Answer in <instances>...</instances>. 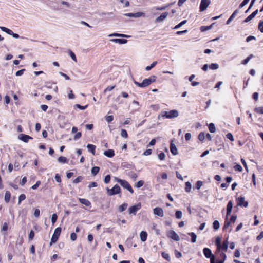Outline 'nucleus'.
<instances>
[{
  "label": "nucleus",
  "instance_id": "nucleus-1",
  "mask_svg": "<svg viewBox=\"0 0 263 263\" xmlns=\"http://www.w3.org/2000/svg\"><path fill=\"white\" fill-rule=\"evenodd\" d=\"M179 116L178 111L176 110H172L169 111H161L160 115L158 116V119H160L161 117L166 118L167 119H172L176 118Z\"/></svg>",
  "mask_w": 263,
  "mask_h": 263
},
{
  "label": "nucleus",
  "instance_id": "nucleus-2",
  "mask_svg": "<svg viewBox=\"0 0 263 263\" xmlns=\"http://www.w3.org/2000/svg\"><path fill=\"white\" fill-rule=\"evenodd\" d=\"M114 179L117 182L119 183L123 187L127 190L130 193L133 194L134 193V190H133L132 187L127 181L119 179L117 177H115Z\"/></svg>",
  "mask_w": 263,
  "mask_h": 263
},
{
  "label": "nucleus",
  "instance_id": "nucleus-3",
  "mask_svg": "<svg viewBox=\"0 0 263 263\" xmlns=\"http://www.w3.org/2000/svg\"><path fill=\"white\" fill-rule=\"evenodd\" d=\"M61 228L60 227L57 228L54 232V233L51 237L50 245L53 243H55L58 239V238L61 234Z\"/></svg>",
  "mask_w": 263,
  "mask_h": 263
},
{
  "label": "nucleus",
  "instance_id": "nucleus-4",
  "mask_svg": "<svg viewBox=\"0 0 263 263\" xmlns=\"http://www.w3.org/2000/svg\"><path fill=\"white\" fill-rule=\"evenodd\" d=\"M107 191L108 194L110 196H112L115 194H119L121 192V189L120 186L116 184L112 189H109L108 188H107Z\"/></svg>",
  "mask_w": 263,
  "mask_h": 263
},
{
  "label": "nucleus",
  "instance_id": "nucleus-5",
  "mask_svg": "<svg viewBox=\"0 0 263 263\" xmlns=\"http://www.w3.org/2000/svg\"><path fill=\"white\" fill-rule=\"evenodd\" d=\"M141 208V204L139 203L134 206L129 208L128 211L130 214H133L134 215L136 214L137 212Z\"/></svg>",
  "mask_w": 263,
  "mask_h": 263
},
{
  "label": "nucleus",
  "instance_id": "nucleus-6",
  "mask_svg": "<svg viewBox=\"0 0 263 263\" xmlns=\"http://www.w3.org/2000/svg\"><path fill=\"white\" fill-rule=\"evenodd\" d=\"M167 236L168 237L176 241H178L180 240L179 236L173 230L168 231L167 233Z\"/></svg>",
  "mask_w": 263,
  "mask_h": 263
},
{
  "label": "nucleus",
  "instance_id": "nucleus-7",
  "mask_svg": "<svg viewBox=\"0 0 263 263\" xmlns=\"http://www.w3.org/2000/svg\"><path fill=\"white\" fill-rule=\"evenodd\" d=\"M210 0H201L200 4V11L202 12L206 9L210 4Z\"/></svg>",
  "mask_w": 263,
  "mask_h": 263
},
{
  "label": "nucleus",
  "instance_id": "nucleus-8",
  "mask_svg": "<svg viewBox=\"0 0 263 263\" xmlns=\"http://www.w3.org/2000/svg\"><path fill=\"white\" fill-rule=\"evenodd\" d=\"M0 29L3 31L5 32L6 33H7V34H8L10 35H12L14 38L17 39L20 37L19 35L18 34L14 33L11 30L5 27L1 26Z\"/></svg>",
  "mask_w": 263,
  "mask_h": 263
},
{
  "label": "nucleus",
  "instance_id": "nucleus-9",
  "mask_svg": "<svg viewBox=\"0 0 263 263\" xmlns=\"http://www.w3.org/2000/svg\"><path fill=\"white\" fill-rule=\"evenodd\" d=\"M237 205L246 208L248 205V202L245 200L244 197H240L237 199Z\"/></svg>",
  "mask_w": 263,
  "mask_h": 263
},
{
  "label": "nucleus",
  "instance_id": "nucleus-10",
  "mask_svg": "<svg viewBox=\"0 0 263 263\" xmlns=\"http://www.w3.org/2000/svg\"><path fill=\"white\" fill-rule=\"evenodd\" d=\"M18 139L23 141L25 143H27L30 139H32V138L27 135H25L24 134H20L18 136Z\"/></svg>",
  "mask_w": 263,
  "mask_h": 263
},
{
  "label": "nucleus",
  "instance_id": "nucleus-11",
  "mask_svg": "<svg viewBox=\"0 0 263 263\" xmlns=\"http://www.w3.org/2000/svg\"><path fill=\"white\" fill-rule=\"evenodd\" d=\"M134 84L140 87H145L150 84L147 79H145L143 80L142 83H139L137 81H134Z\"/></svg>",
  "mask_w": 263,
  "mask_h": 263
},
{
  "label": "nucleus",
  "instance_id": "nucleus-12",
  "mask_svg": "<svg viewBox=\"0 0 263 263\" xmlns=\"http://www.w3.org/2000/svg\"><path fill=\"white\" fill-rule=\"evenodd\" d=\"M153 213L155 215L160 217H163L164 216V212L162 208L159 207H156L153 209Z\"/></svg>",
  "mask_w": 263,
  "mask_h": 263
},
{
  "label": "nucleus",
  "instance_id": "nucleus-13",
  "mask_svg": "<svg viewBox=\"0 0 263 263\" xmlns=\"http://www.w3.org/2000/svg\"><path fill=\"white\" fill-rule=\"evenodd\" d=\"M124 15L126 16L130 17H139L145 16L144 13L143 12H137V13H126Z\"/></svg>",
  "mask_w": 263,
  "mask_h": 263
},
{
  "label": "nucleus",
  "instance_id": "nucleus-14",
  "mask_svg": "<svg viewBox=\"0 0 263 263\" xmlns=\"http://www.w3.org/2000/svg\"><path fill=\"white\" fill-rule=\"evenodd\" d=\"M168 15V13L167 12L162 13L160 15V16H159L156 18V22H161L163 21L166 18Z\"/></svg>",
  "mask_w": 263,
  "mask_h": 263
},
{
  "label": "nucleus",
  "instance_id": "nucleus-15",
  "mask_svg": "<svg viewBox=\"0 0 263 263\" xmlns=\"http://www.w3.org/2000/svg\"><path fill=\"white\" fill-rule=\"evenodd\" d=\"M203 252L206 258H210L213 255L211 250L208 248H204L203 250Z\"/></svg>",
  "mask_w": 263,
  "mask_h": 263
},
{
  "label": "nucleus",
  "instance_id": "nucleus-16",
  "mask_svg": "<svg viewBox=\"0 0 263 263\" xmlns=\"http://www.w3.org/2000/svg\"><path fill=\"white\" fill-rule=\"evenodd\" d=\"M111 42L118 43L120 44H126L127 42V40L126 39H113L110 40Z\"/></svg>",
  "mask_w": 263,
  "mask_h": 263
},
{
  "label": "nucleus",
  "instance_id": "nucleus-17",
  "mask_svg": "<svg viewBox=\"0 0 263 263\" xmlns=\"http://www.w3.org/2000/svg\"><path fill=\"white\" fill-rule=\"evenodd\" d=\"M239 13V10L236 9L234 11V12L232 13V14L230 16L229 18L227 21V24H229L232 20L235 17V16L237 15V14Z\"/></svg>",
  "mask_w": 263,
  "mask_h": 263
},
{
  "label": "nucleus",
  "instance_id": "nucleus-18",
  "mask_svg": "<svg viewBox=\"0 0 263 263\" xmlns=\"http://www.w3.org/2000/svg\"><path fill=\"white\" fill-rule=\"evenodd\" d=\"M233 208V203L232 201H229L227 206V217L231 214Z\"/></svg>",
  "mask_w": 263,
  "mask_h": 263
},
{
  "label": "nucleus",
  "instance_id": "nucleus-19",
  "mask_svg": "<svg viewBox=\"0 0 263 263\" xmlns=\"http://www.w3.org/2000/svg\"><path fill=\"white\" fill-rule=\"evenodd\" d=\"M170 150L172 153V154L173 155H176L178 153L177 147L174 143H173L172 142L170 144Z\"/></svg>",
  "mask_w": 263,
  "mask_h": 263
},
{
  "label": "nucleus",
  "instance_id": "nucleus-20",
  "mask_svg": "<svg viewBox=\"0 0 263 263\" xmlns=\"http://www.w3.org/2000/svg\"><path fill=\"white\" fill-rule=\"evenodd\" d=\"M104 155L109 158H112L115 156L114 151L112 149H108L104 152Z\"/></svg>",
  "mask_w": 263,
  "mask_h": 263
},
{
  "label": "nucleus",
  "instance_id": "nucleus-21",
  "mask_svg": "<svg viewBox=\"0 0 263 263\" xmlns=\"http://www.w3.org/2000/svg\"><path fill=\"white\" fill-rule=\"evenodd\" d=\"M87 147L89 152H91L92 155H95L96 146L91 144H88Z\"/></svg>",
  "mask_w": 263,
  "mask_h": 263
},
{
  "label": "nucleus",
  "instance_id": "nucleus-22",
  "mask_svg": "<svg viewBox=\"0 0 263 263\" xmlns=\"http://www.w3.org/2000/svg\"><path fill=\"white\" fill-rule=\"evenodd\" d=\"M229 241L228 240H224L222 245H220V249L224 251H227L228 247Z\"/></svg>",
  "mask_w": 263,
  "mask_h": 263
},
{
  "label": "nucleus",
  "instance_id": "nucleus-23",
  "mask_svg": "<svg viewBox=\"0 0 263 263\" xmlns=\"http://www.w3.org/2000/svg\"><path fill=\"white\" fill-rule=\"evenodd\" d=\"M147 234L145 231H142L140 234V237L142 241H145L146 240Z\"/></svg>",
  "mask_w": 263,
  "mask_h": 263
},
{
  "label": "nucleus",
  "instance_id": "nucleus-24",
  "mask_svg": "<svg viewBox=\"0 0 263 263\" xmlns=\"http://www.w3.org/2000/svg\"><path fill=\"white\" fill-rule=\"evenodd\" d=\"M79 201L81 203L84 204L85 205L87 206H90L91 204L90 202L86 199L80 198Z\"/></svg>",
  "mask_w": 263,
  "mask_h": 263
},
{
  "label": "nucleus",
  "instance_id": "nucleus-25",
  "mask_svg": "<svg viewBox=\"0 0 263 263\" xmlns=\"http://www.w3.org/2000/svg\"><path fill=\"white\" fill-rule=\"evenodd\" d=\"M172 3H171V4H169L168 5H164L162 7H154L153 8V9L154 10H160V11H162V10H165L168 6H170L171 5H172Z\"/></svg>",
  "mask_w": 263,
  "mask_h": 263
},
{
  "label": "nucleus",
  "instance_id": "nucleus-26",
  "mask_svg": "<svg viewBox=\"0 0 263 263\" xmlns=\"http://www.w3.org/2000/svg\"><path fill=\"white\" fill-rule=\"evenodd\" d=\"M215 244L217 246V250L219 251L220 249V245H221V238L219 237H217L216 239Z\"/></svg>",
  "mask_w": 263,
  "mask_h": 263
},
{
  "label": "nucleus",
  "instance_id": "nucleus-27",
  "mask_svg": "<svg viewBox=\"0 0 263 263\" xmlns=\"http://www.w3.org/2000/svg\"><path fill=\"white\" fill-rule=\"evenodd\" d=\"M188 235L191 237V241L195 243L196 241L197 236L195 233L193 232L189 233Z\"/></svg>",
  "mask_w": 263,
  "mask_h": 263
},
{
  "label": "nucleus",
  "instance_id": "nucleus-28",
  "mask_svg": "<svg viewBox=\"0 0 263 263\" xmlns=\"http://www.w3.org/2000/svg\"><path fill=\"white\" fill-rule=\"evenodd\" d=\"M192 189V185L190 182H186L185 183V190L186 192L189 193L191 192Z\"/></svg>",
  "mask_w": 263,
  "mask_h": 263
},
{
  "label": "nucleus",
  "instance_id": "nucleus-29",
  "mask_svg": "<svg viewBox=\"0 0 263 263\" xmlns=\"http://www.w3.org/2000/svg\"><path fill=\"white\" fill-rule=\"evenodd\" d=\"M209 129L212 133H214L216 131V128L215 125L213 123H211L209 125Z\"/></svg>",
  "mask_w": 263,
  "mask_h": 263
},
{
  "label": "nucleus",
  "instance_id": "nucleus-30",
  "mask_svg": "<svg viewBox=\"0 0 263 263\" xmlns=\"http://www.w3.org/2000/svg\"><path fill=\"white\" fill-rule=\"evenodd\" d=\"M128 204L126 203H124L119 206V211L120 212H122L126 210L127 208Z\"/></svg>",
  "mask_w": 263,
  "mask_h": 263
},
{
  "label": "nucleus",
  "instance_id": "nucleus-31",
  "mask_svg": "<svg viewBox=\"0 0 263 263\" xmlns=\"http://www.w3.org/2000/svg\"><path fill=\"white\" fill-rule=\"evenodd\" d=\"M11 197V194L9 191H6L5 194V200L8 203L9 202Z\"/></svg>",
  "mask_w": 263,
  "mask_h": 263
},
{
  "label": "nucleus",
  "instance_id": "nucleus-32",
  "mask_svg": "<svg viewBox=\"0 0 263 263\" xmlns=\"http://www.w3.org/2000/svg\"><path fill=\"white\" fill-rule=\"evenodd\" d=\"M100 170V168L98 166H94L91 169V173L93 175H96Z\"/></svg>",
  "mask_w": 263,
  "mask_h": 263
},
{
  "label": "nucleus",
  "instance_id": "nucleus-33",
  "mask_svg": "<svg viewBox=\"0 0 263 263\" xmlns=\"http://www.w3.org/2000/svg\"><path fill=\"white\" fill-rule=\"evenodd\" d=\"M157 61H154L153 62L151 65L150 66H147L145 67V70L146 71H149L152 68H153V67H154L157 64Z\"/></svg>",
  "mask_w": 263,
  "mask_h": 263
},
{
  "label": "nucleus",
  "instance_id": "nucleus-34",
  "mask_svg": "<svg viewBox=\"0 0 263 263\" xmlns=\"http://www.w3.org/2000/svg\"><path fill=\"white\" fill-rule=\"evenodd\" d=\"M213 228L215 230H217L218 229H219V228L220 227V223L218 220H215L213 222Z\"/></svg>",
  "mask_w": 263,
  "mask_h": 263
},
{
  "label": "nucleus",
  "instance_id": "nucleus-35",
  "mask_svg": "<svg viewBox=\"0 0 263 263\" xmlns=\"http://www.w3.org/2000/svg\"><path fill=\"white\" fill-rule=\"evenodd\" d=\"M253 54H251L250 55L249 57H248L246 59H245L242 62V64H243V65H246L247 64L249 61L253 57Z\"/></svg>",
  "mask_w": 263,
  "mask_h": 263
},
{
  "label": "nucleus",
  "instance_id": "nucleus-36",
  "mask_svg": "<svg viewBox=\"0 0 263 263\" xmlns=\"http://www.w3.org/2000/svg\"><path fill=\"white\" fill-rule=\"evenodd\" d=\"M162 256L167 260V261H170L171 260V257L170 256V255L168 253H166L165 252H162Z\"/></svg>",
  "mask_w": 263,
  "mask_h": 263
},
{
  "label": "nucleus",
  "instance_id": "nucleus-37",
  "mask_svg": "<svg viewBox=\"0 0 263 263\" xmlns=\"http://www.w3.org/2000/svg\"><path fill=\"white\" fill-rule=\"evenodd\" d=\"M58 161L59 163H65L67 162V159L65 157L61 156L58 159Z\"/></svg>",
  "mask_w": 263,
  "mask_h": 263
},
{
  "label": "nucleus",
  "instance_id": "nucleus-38",
  "mask_svg": "<svg viewBox=\"0 0 263 263\" xmlns=\"http://www.w3.org/2000/svg\"><path fill=\"white\" fill-rule=\"evenodd\" d=\"M209 68L212 70H216L219 68V65L216 63H212L209 66Z\"/></svg>",
  "mask_w": 263,
  "mask_h": 263
},
{
  "label": "nucleus",
  "instance_id": "nucleus-39",
  "mask_svg": "<svg viewBox=\"0 0 263 263\" xmlns=\"http://www.w3.org/2000/svg\"><path fill=\"white\" fill-rule=\"evenodd\" d=\"M175 216L177 219H180L181 218L182 216V213L180 210H177L176 211L175 213Z\"/></svg>",
  "mask_w": 263,
  "mask_h": 263
},
{
  "label": "nucleus",
  "instance_id": "nucleus-40",
  "mask_svg": "<svg viewBox=\"0 0 263 263\" xmlns=\"http://www.w3.org/2000/svg\"><path fill=\"white\" fill-rule=\"evenodd\" d=\"M25 198H26V196L25 194H21L18 197V204H20L22 201H23L25 199Z\"/></svg>",
  "mask_w": 263,
  "mask_h": 263
},
{
  "label": "nucleus",
  "instance_id": "nucleus-41",
  "mask_svg": "<svg viewBox=\"0 0 263 263\" xmlns=\"http://www.w3.org/2000/svg\"><path fill=\"white\" fill-rule=\"evenodd\" d=\"M186 20H184L182 22H181L180 23H179L178 25H176L174 29H177L179 28H180L181 26H182L183 25L185 24L186 23Z\"/></svg>",
  "mask_w": 263,
  "mask_h": 263
},
{
  "label": "nucleus",
  "instance_id": "nucleus-42",
  "mask_svg": "<svg viewBox=\"0 0 263 263\" xmlns=\"http://www.w3.org/2000/svg\"><path fill=\"white\" fill-rule=\"evenodd\" d=\"M143 184L144 181L142 180H140L136 184H135V186L137 188H140L142 186Z\"/></svg>",
  "mask_w": 263,
  "mask_h": 263
},
{
  "label": "nucleus",
  "instance_id": "nucleus-43",
  "mask_svg": "<svg viewBox=\"0 0 263 263\" xmlns=\"http://www.w3.org/2000/svg\"><path fill=\"white\" fill-rule=\"evenodd\" d=\"M83 179V177L82 176H78L77 178H76L74 180H73V182L74 183H78L80 182Z\"/></svg>",
  "mask_w": 263,
  "mask_h": 263
},
{
  "label": "nucleus",
  "instance_id": "nucleus-44",
  "mask_svg": "<svg viewBox=\"0 0 263 263\" xmlns=\"http://www.w3.org/2000/svg\"><path fill=\"white\" fill-rule=\"evenodd\" d=\"M230 224V221L228 220L227 217L225 222H224V224L223 227V230H225L227 228H228L229 227Z\"/></svg>",
  "mask_w": 263,
  "mask_h": 263
},
{
  "label": "nucleus",
  "instance_id": "nucleus-45",
  "mask_svg": "<svg viewBox=\"0 0 263 263\" xmlns=\"http://www.w3.org/2000/svg\"><path fill=\"white\" fill-rule=\"evenodd\" d=\"M121 135L122 137H124L125 138H127V137H128L127 132H126V130L125 129H122L121 130Z\"/></svg>",
  "mask_w": 263,
  "mask_h": 263
},
{
  "label": "nucleus",
  "instance_id": "nucleus-46",
  "mask_svg": "<svg viewBox=\"0 0 263 263\" xmlns=\"http://www.w3.org/2000/svg\"><path fill=\"white\" fill-rule=\"evenodd\" d=\"M69 55L71 58V59L75 62H77V58L75 54L71 50L69 51Z\"/></svg>",
  "mask_w": 263,
  "mask_h": 263
},
{
  "label": "nucleus",
  "instance_id": "nucleus-47",
  "mask_svg": "<svg viewBox=\"0 0 263 263\" xmlns=\"http://www.w3.org/2000/svg\"><path fill=\"white\" fill-rule=\"evenodd\" d=\"M147 80L151 84L152 83L155 82L156 80V77L155 76H152L149 78H148Z\"/></svg>",
  "mask_w": 263,
  "mask_h": 263
},
{
  "label": "nucleus",
  "instance_id": "nucleus-48",
  "mask_svg": "<svg viewBox=\"0 0 263 263\" xmlns=\"http://www.w3.org/2000/svg\"><path fill=\"white\" fill-rule=\"evenodd\" d=\"M211 26H202L200 27V30L202 32L208 30L209 29H211Z\"/></svg>",
  "mask_w": 263,
  "mask_h": 263
},
{
  "label": "nucleus",
  "instance_id": "nucleus-49",
  "mask_svg": "<svg viewBox=\"0 0 263 263\" xmlns=\"http://www.w3.org/2000/svg\"><path fill=\"white\" fill-rule=\"evenodd\" d=\"M115 87V86H109L107 87L105 90H104V93H106L107 91H111Z\"/></svg>",
  "mask_w": 263,
  "mask_h": 263
},
{
  "label": "nucleus",
  "instance_id": "nucleus-50",
  "mask_svg": "<svg viewBox=\"0 0 263 263\" xmlns=\"http://www.w3.org/2000/svg\"><path fill=\"white\" fill-rule=\"evenodd\" d=\"M258 29L263 33V21H260L258 24Z\"/></svg>",
  "mask_w": 263,
  "mask_h": 263
},
{
  "label": "nucleus",
  "instance_id": "nucleus-51",
  "mask_svg": "<svg viewBox=\"0 0 263 263\" xmlns=\"http://www.w3.org/2000/svg\"><path fill=\"white\" fill-rule=\"evenodd\" d=\"M255 111L261 114H263V107H259L255 108Z\"/></svg>",
  "mask_w": 263,
  "mask_h": 263
},
{
  "label": "nucleus",
  "instance_id": "nucleus-52",
  "mask_svg": "<svg viewBox=\"0 0 263 263\" xmlns=\"http://www.w3.org/2000/svg\"><path fill=\"white\" fill-rule=\"evenodd\" d=\"M249 1H250V0H243L242 1V2L239 5V8H241L243 7L245 5H246L249 3Z\"/></svg>",
  "mask_w": 263,
  "mask_h": 263
},
{
  "label": "nucleus",
  "instance_id": "nucleus-53",
  "mask_svg": "<svg viewBox=\"0 0 263 263\" xmlns=\"http://www.w3.org/2000/svg\"><path fill=\"white\" fill-rule=\"evenodd\" d=\"M205 138V135L204 133L201 132L198 135V139L199 140L202 141Z\"/></svg>",
  "mask_w": 263,
  "mask_h": 263
},
{
  "label": "nucleus",
  "instance_id": "nucleus-54",
  "mask_svg": "<svg viewBox=\"0 0 263 263\" xmlns=\"http://www.w3.org/2000/svg\"><path fill=\"white\" fill-rule=\"evenodd\" d=\"M87 106H88L87 105H85V106H81L80 104H76L74 105V107H77V108H79L81 110H84V109H85L87 107Z\"/></svg>",
  "mask_w": 263,
  "mask_h": 263
},
{
  "label": "nucleus",
  "instance_id": "nucleus-55",
  "mask_svg": "<svg viewBox=\"0 0 263 263\" xmlns=\"http://www.w3.org/2000/svg\"><path fill=\"white\" fill-rule=\"evenodd\" d=\"M58 216L56 214H53L51 217V222L53 224L56 222Z\"/></svg>",
  "mask_w": 263,
  "mask_h": 263
},
{
  "label": "nucleus",
  "instance_id": "nucleus-56",
  "mask_svg": "<svg viewBox=\"0 0 263 263\" xmlns=\"http://www.w3.org/2000/svg\"><path fill=\"white\" fill-rule=\"evenodd\" d=\"M110 180V176L109 175H106L105 177L104 180L105 183H106V184L108 183L109 182Z\"/></svg>",
  "mask_w": 263,
  "mask_h": 263
},
{
  "label": "nucleus",
  "instance_id": "nucleus-57",
  "mask_svg": "<svg viewBox=\"0 0 263 263\" xmlns=\"http://www.w3.org/2000/svg\"><path fill=\"white\" fill-rule=\"evenodd\" d=\"M226 137L231 141H233L234 140L233 135L230 133H228L226 135Z\"/></svg>",
  "mask_w": 263,
  "mask_h": 263
},
{
  "label": "nucleus",
  "instance_id": "nucleus-58",
  "mask_svg": "<svg viewBox=\"0 0 263 263\" xmlns=\"http://www.w3.org/2000/svg\"><path fill=\"white\" fill-rule=\"evenodd\" d=\"M105 120L107 122L109 123L114 120V117L111 115L107 116L106 117Z\"/></svg>",
  "mask_w": 263,
  "mask_h": 263
},
{
  "label": "nucleus",
  "instance_id": "nucleus-59",
  "mask_svg": "<svg viewBox=\"0 0 263 263\" xmlns=\"http://www.w3.org/2000/svg\"><path fill=\"white\" fill-rule=\"evenodd\" d=\"M254 17L252 16V15L251 14L250 15H249L245 20L244 22L248 23L249 21H250L251 20H252Z\"/></svg>",
  "mask_w": 263,
  "mask_h": 263
},
{
  "label": "nucleus",
  "instance_id": "nucleus-60",
  "mask_svg": "<svg viewBox=\"0 0 263 263\" xmlns=\"http://www.w3.org/2000/svg\"><path fill=\"white\" fill-rule=\"evenodd\" d=\"M158 157L161 160H164L165 158V155L164 154V153L163 152H161L160 153V154L158 155Z\"/></svg>",
  "mask_w": 263,
  "mask_h": 263
},
{
  "label": "nucleus",
  "instance_id": "nucleus-61",
  "mask_svg": "<svg viewBox=\"0 0 263 263\" xmlns=\"http://www.w3.org/2000/svg\"><path fill=\"white\" fill-rule=\"evenodd\" d=\"M203 182L201 181H198L196 182V188L199 190L202 186Z\"/></svg>",
  "mask_w": 263,
  "mask_h": 263
},
{
  "label": "nucleus",
  "instance_id": "nucleus-62",
  "mask_svg": "<svg viewBox=\"0 0 263 263\" xmlns=\"http://www.w3.org/2000/svg\"><path fill=\"white\" fill-rule=\"evenodd\" d=\"M234 169L236 170V171H238L239 172H241L242 171V168L241 167V166L239 164H236L235 166H234Z\"/></svg>",
  "mask_w": 263,
  "mask_h": 263
},
{
  "label": "nucleus",
  "instance_id": "nucleus-63",
  "mask_svg": "<svg viewBox=\"0 0 263 263\" xmlns=\"http://www.w3.org/2000/svg\"><path fill=\"white\" fill-rule=\"evenodd\" d=\"M25 70V69H21L18 71H17L16 73H15V75L16 76H22L23 73H24V71Z\"/></svg>",
  "mask_w": 263,
  "mask_h": 263
},
{
  "label": "nucleus",
  "instance_id": "nucleus-64",
  "mask_svg": "<svg viewBox=\"0 0 263 263\" xmlns=\"http://www.w3.org/2000/svg\"><path fill=\"white\" fill-rule=\"evenodd\" d=\"M77 236L75 233H72L70 235V238L71 240L74 241L77 239Z\"/></svg>",
  "mask_w": 263,
  "mask_h": 263
}]
</instances>
